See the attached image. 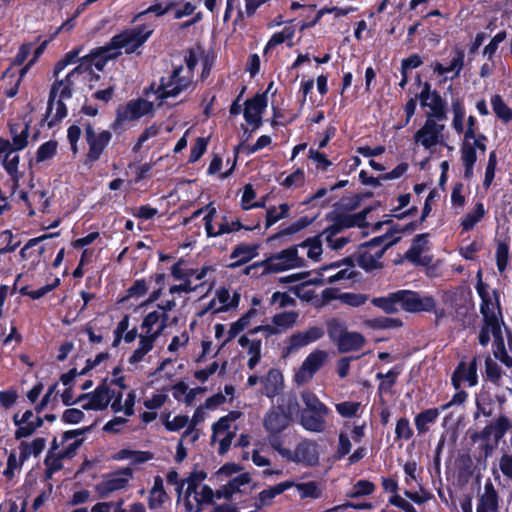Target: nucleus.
Returning <instances> with one entry per match:
<instances>
[{
  "label": "nucleus",
  "mask_w": 512,
  "mask_h": 512,
  "mask_svg": "<svg viewBox=\"0 0 512 512\" xmlns=\"http://www.w3.org/2000/svg\"><path fill=\"white\" fill-rule=\"evenodd\" d=\"M87 66L77 65L64 78L57 79L50 90L46 118L49 126L62 120L67 116L65 101L71 99L74 93L83 89L89 81Z\"/></svg>",
  "instance_id": "1"
},
{
  "label": "nucleus",
  "mask_w": 512,
  "mask_h": 512,
  "mask_svg": "<svg viewBox=\"0 0 512 512\" xmlns=\"http://www.w3.org/2000/svg\"><path fill=\"white\" fill-rule=\"evenodd\" d=\"M400 239L399 231H390L363 244L357 252L358 265L366 271L382 268L380 259L385 251Z\"/></svg>",
  "instance_id": "2"
},
{
  "label": "nucleus",
  "mask_w": 512,
  "mask_h": 512,
  "mask_svg": "<svg viewBox=\"0 0 512 512\" xmlns=\"http://www.w3.org/2000/svg\"><path fill=\"white\" fill-rule=\"evenodd\" d=\"M196 62L195 55L191 53L186 58V66L175 68L167 79H162V83L157 90V98L163 100L168 97H176L192 88L194 86L193 69Z\"/></svg>",
  "instance_id": "3"
},
{
  "label": "nucleus",
  "mask_w": 512,
  "mask_h": 512,
  "mask_svg": "<svg viewBox=\"0 0 512 512\" xmlns=\"http://www.w3.org/2000/svg\"><path fill=\"white\" fill-rule=\"evenodd\" d=\"M365 221V214L363 212L356 214H339L332 218V223L329 224L321 233L320 236L326 242L327 246L334 251L342 249L347 243L350 242L348 237H337L344 229L352 228L355 226H362Z\"/></svg>",
  "instance_id": "4"
},
{
  "label": "nucleus",
  "mask_w": 512,
  "mask_h": 512,
  "mask_svg": "<svg viewBox=\"0 0 512 512\" xmlns=\"http://www.w3.org/2000/svg\"><path fill=\"white\" fill-rule=\"evenodd\" d=\"M298 411V401L295 395H288L282 404L271 407L263 418V426L267 433L277 435L283 432L291 423L293 414Z\"/></svg>",
  "instance_id": "5"
},
{
  "label": "nucleus",
  "mask_w": 512,
  "mask_h": 512,
  "mask_svg": "<svg viewBox=\"0 0 512 512\" xmlns=\"http://www.w3.org/2000/svg\"><path fill=\"white\" fill-rule=\"evenodd\" d=\"M242 413L239 411H231L226 416L221 417L212 426V443H218V453L224 455L230 449L233 439L239 430L237 420Z\"/></svg>",
  "instance_id": "6"
},
{
  "label": "nucleus",
  "mask_w": 512,
  "mask_h": 512,
  "mask_svg": "<svg viewBox=\"0 0 512 512\" xmlns=\"http://www.w3.org/2000/svg\"><path fill=\"white\" fill-rule=\"evenodd\" d=\"M476 291L482 300L480 312L483 322H488L489 326L497 329V324L503 323L499 295L495 290H489L488 285L482 281L480 272L478 273Z\"/></svg>",
  "instance_id": "7"
},
{
  "label": "nucleus",
  "mask_w": 512,
  "mask_h": 512,
  "mask_svg": "<svg viewBox=\"0 0 512 512\" xmlns=\"http://www.w3.org/2000/svg\"><path fill=\"white\" fill-rule=\"evenodd\" d=\"M305 266L306 260L299 255V246L296 245L270 256L264 262L265 271L269 273H279Z\"/></svg>",
  "instance_id": "8"
},
{
  "label": "nucleus",
  "mask_w": 512,
  "mask_h": 512,
  "mask_svg": "<svg viewBox=\"0 0 512 512\" xmlns=\"http://www.w3.org/2000/svg\"><path fill=\"white\" fill-rule=\"evenodd\" d=\"M115 396L116 390L105 380L92 393L80 395L77 402L85 410L101 411L111 406Z\"/></svg>",
  "instance_id": "9"
},
{
  "label": "nucleus",
  "mask_w": 512,
  "mask_h": 512,
  "mask_svg": "<svg viewBox=\"0 0 512 512\" xmlns=\"http://www.w3.org/2000/svg\"><path fill=\"white\" fill-rule=\"evenodd\" d=\"M133 478V470L124 467L102 477L95 485V491L100 498H107L112 493L125 489Z\"/></svg>",
  "instance_id": "10"
},
{
  "label": "nucleus",
  "mask_w": 512,
  "mask_h": 512,
  "mask_svg": "<svg viewBox=\"0 0 512 512\" xmlns=\"http://www.w3.org/2000/svg\"><path fill=\"white\" fill-rule=\"evenodd\" d=\"M151 33L152 31L145 27H135L114 36L109 45L115 52L124 50L125 53L130 54L139 48Z\"/></svg>",
  "instance_id": "11"
},
{
  "label": "nucleus",
  "mask_w": 512,
  "mask_h": 512,
  "mask_svg": "<svg viewBox=\"0 0 512 512\" xmlns=\"http://www.w3.org/2000/svg\"><path fill=\"white\" fill-rule=\"evenodd\" d=\"M328 353L325 350L315 349L304 359L301 366L295 372L293 380L298 386L310 382L317 371L327 362Z\"/></svg>",
  "instance_id": "12"
},
{
  "label": "nucleus",
  "mask_w": 512,
  "mask_h": 512,
  "mask_svg": "<svg viewBox=\"0 0 512 512\" xmlns=\"http://www.w3.org/2000/svg\"><path fill=\"white\" fill-rule=\"evenodd\" d=\"M153 111V103L146 99L138 98L120 105L116 111V124L123 125L150 114Z\"/></svg>",
  "instance_id": "13"
},
{
  "label": "nucleus",
  "mask_w": 512,
  "mask_h": 512,
  "mask_svg": "<svg viewBox=\"0 0 512 512\" xmlns=\"http://www.w3.org/2000/svg\"><path fill=\"white\" fill-rule=\"evenodd\" d=\"M399 303L400 310L406 312H430L436 306L435 299L432 296L421 297L418 293L410 290H400Z\"/></svg>",
  "instance_id": "14"
},
{
  "label": "nucleus",
  "mask_w": 512,
  "mask_h": 512,
  "mask_svg": "<svg viewBox=\"0 0 512 512\" xmlns=\"http://www.w3.org/2000/svg\"><path fill=\"white\" fill-rule=\"evenodd\" d=\"M112 134L107 130H96L91 124L85 127V138L89 146L87 158L89 161H96L100 158L104 149L111 140Z\"/></svg>",
  "instance_id": "15"
},
{
  "label": "nucleus",
  "mask_w": 512,
  "mask_h": 512,
  "mask_svg": "<svg viewBox=\"0 0 512 512\" xmlns=\"http://www.w3.org/2000/svg\"><path fill=\"white\" fill-rule=\"evenodd\" d=\"M121 54L120 51L113 50L108 44L105 47H101L96 52L91 53L88 56L82 57L78 65H85L87 72H89V81L97 79L99 76L95 75L94 68L97 71H101L106 65L108 60L115 59Z\"/></svg>",
  "instance_id": "16"
},
{
  "label": "nucleus",
  "mask_w": 512,
  "mask_h": 512,
  "mask_svg": "<svg viewBox=\"0 0 512 512\" xmlns=\"http://www.w3.org/2000/svg\"><path fill=\"white\" fill-rule=\"evenodd\" d=\"M436 120L432 116H427L424 125L414 136L415 142L426 149L436 146L440 142L444 125L438 124Z\"/></svg>",
  "instance_id": "17"
},
{
  "label": "nucleus",
  "mask_w": 512,
  "mask_h": 512,
  "mask_svg": "<svg viewBox=\"0 0 512 512\" xmlns=\"http://www.w3.org/2000/svg\"><path fill=\"white\" fill-rule=\"evenodd\" d=\"M0 157L2 158V165L4 169L13 181V188L15 189L18 186V182L21 177V174L18 171L20 157L18 151H15L9 140L0 139Z\"/></svg>",
  "instance_id": "18"
},
{
  "label": "nucleus",
  "mask_w": 512,
  "mask_h": 512,
  "mask_svg": "<svg viewBox=\"0 0 512 512\" xmlns=\"http://www.w3.org/2000/svg\"><path fill=\"white\" fill-rule=\"evenodd\" d=\"M289 461L305 466L317 465L319 461L318 444L309 439L301 440L295 449L291 450Z\"/></svg>",
  "instance_id": "19"
},
{
  "label": "nucleus",
  "mask_w": 512,
  "mask_h": 512,
  "mask_svg": "<svg viewBox=\"0 0 512 512\" xmlns=\"http://www.w3.org/2000/svg\"><path fill=\"white\" fill-rule=\"evenodd\" d=\"M419 99L422 106L428 107L431 110V113L427 116H432V118L437 120L446 118L445 103L437 91L431 90L429 83H424Z\"/></svg>",
  "instance_id": "20"
},
{
  "label": "nucleus",
  "mask_w": 512,
  "mask_h": 512,
  "mask_svg": "<svg viewBox=\"0 0 512 512\" xmlns=\"http://www.w3.org/2000/svg\"><path fill=\"white\" fill-rule=\"evenodd\" d=\"M354 274L355 272L353 270V265L349 259H345L343 263L334 262L319 269V276L321 277V281L327 280L329 283L351 279Z\"/></svg>",
  "instance_id": "21"
},
{
  "label": "nucleus",
  "mask_w": 512,
  "mask_h": 512,
  "mask_svg": "<svg viewBox=\"0 0 512 512\" xmlns=\"http://www.w3.org/2000/svg\"><path fill=\"white\" fill-rule=\"evenodd\" d=\"M239 301L240 293L238 291L219 288L215 293V297L209 302L206 311H212L213 313L229 311L236 308L239 305Z\"/></svg>",
  "instance_id": "22"
},
{
  "label": "nucleus",
  "mask_w": 512,
  "mask_h": 512,
  "mask_svg": "<svg viewBox=\"0 0 512 512\" xmlns=\"http://www.w3.org/2000/svg\"><path fill=\"white\" fill-rule=\"evenodd\" d=\"M429 236L428 233L417 235L410 249L405 253V259L416 265L430 264L432 257L424 254L429 249Z\"/></svg>",
  "instance_id": "23"
},
{
  "label": "nucleus",
  "mask_w": 512,
  "mask_h": 512,
  "mask_svg": "<svg viewBox=\"0 0 512 512\" xmlns=\"http://www.w3.org/2000/svg\"><path fill=\"white\" fill-rule=\"evenodd\" d=\"M325 334L322 327L313 326L307 330L293 333L287 340L288 352L296 351L321 339Z\"/></svg>",
  "instance_id": "24"
},
{
  "label": "nucleus",
  "mask_w": 512,
  "mask_h": 512,
  "mask_svg": "<svg viewBox=\"0 0 512 512\" xmlns=\"http://www.w3.org/2000/svg\"><path fill=\"white\" fill-rule=\"evenodd\" d=\"M214 498L213 490L203 486L199 491L185 492V509L187 512H201L204 505L212 503Z\"/></svg>",
  "instance_id": "25"
},
{
  "label": "nucleus",
  "mask_w": 512,
  "mask_h": 512,
  "mask_svg": "<svg viewBox=\"0 0 512 512\" xmlns=\"http://www.w3.org/2000/svg\"><path fill=\"white\" fill-rule=\"evenodd\" d=\"M477 358L475 357L469 364L459 363L452 376V384L455 389H459L463 381L468 382L469 386L477 384Z\"/></svg>",
  "instance_id": "26"
},
{
  "label": "nucleus",
  "mask_w": 512,
  "mask_h": 512,
  "mask_svg": "<svg viewBox=\"0 0 512 512\" xmlns=\"http://www.w3.org/2000/svg\"><path fill=\"white\" fill-rule=\"evenodd\" d=\"M267 106L265 95H256L245 103L244 117L245 120L256 127L259 126L262 119V113Z\"/></svg>",
  "instance_id": "27"
},
{
  "label": "nucleus",
  "mask_w": 512,
  "mask_h": 512,
  "mask_svg": "<svg viewBox=\"0 0 512 512\" xmlns=\"http://www.w3.org/2000/svg\"><path fill=\"white\" fill-rule=\"evenodd\" d=\"M263 386L262 393L268 398H274L281 393L284 388V379L280 370L272 368L267 374L261 377Z\"/></svg>",
  "instance_id": "28"
},
{
  "label": "nucleus",
  "mask_w": 512,
  "mask_h": 512,
  "mask_svg": "<svg viewBox=\"0 0 512 512\" xmlns=\"http://www.w3.org/2000/svg\"><path fill=\"white\" fill-rule=\"evenodd\" d=\"M464 60L465 51L457 47L453 50V57L450 63L445 66L439 62H435L432 64L433 71L439 76L447 73H453V77H458L464 67Z\"/></svg>",
  "instance_id": "29"
},
{
  "label": "nucleus",
  "mask_w": 512,
  "mask_h": 512,
  "mask_svg": "<svg viewBox=\"0 0 512 512\" xmlns=\"http://www.w3.org/2000/svg\"><path fill=\"white\" fill-rule=\"evenodd\" d=\"M329 412H302L300 424L310 432L323 433L327 429V420Z\"/></svg>",
  "instance_id": "30"
},
{
  "label": "nucleus",
  "mask_w": 512,
  "mask_h": 512,
  "mask_svg": "<svg viewBox=\"0 0 512 512\" xmlns=\"http://www.w3.org/2000/svg\"><path fill=\"white\" fill-rule=\"evenodd\" d=\"M499 497L498 492L491 482H487L484 486V492L478 500L477 512H498Z\"/></svg>",
  "instance_id": "31"
},
{
  "label": "nucleus",
  "mask_w": 512,
  "mask_h": 512,
  "mask_svg": "<svg viewBox=\"0 0 512 512\" xmlns=\"http://www.w3.org/2000/svg\"><path fill=\"white\" fill-rule=\"evenodd\" d=\"M294 486L293 481H285L262 490L257 497L256 507L262 508L272 504L273 499Z\"/></svg>",
  "instance_id": "32"
},
{
  "label": "nucleus",
  "mask_w": 512,
  "mask_h": 512,
  "mask_svg": "<svg viewBox=\"0 0 512 512\" xmlns=\"http://www.w3.org/2000/svg\"><path fill=\"white\" fill-rule=\"evenodd\" d=\"M366 343L365 337L359 332H347L337 342V348L341 353L360 350Z\"/></svg>",
  "instance_id": "33"
},
{
  "label": "nucleus",
  "mask_w": 512,
  "mask_h": 512,
  "mask_svg": "<svg viewBox=\"0 0 512 512\" xmlns=\"http://www.w3.org/2000/svg\"><path fill=\"white\" fill-rule=\"evenodd\" d=\"M13 423L17 427L14 437L16 440H21L33 435L35 431L43 425V418L37 416L34 418V421H18V413H15Z\"/></svg>",
  "instance_id": "34"
},
{
  "label": "nucleus",
  "mask_w": 512,
  "mask_h": 512,
  "mask_svg": "<svg viewBox=\"0 0 512 512\" xmlns=\"http://www.w3.org/2000/svg\"><path fill=\"white\" fill-rule=\"evenodd\" d=\"M258 245L256 244H239L237 245L233 252L231 253L230 258L235 259V262L232 263L231 267H236L245 264L250 261L254 257L257 256Z\"/></svg>",
  "instance_id": "35"
},
{
  "label": "nucleus",
  "mask_w": 512,
  "mask_h": 512,
  "mask_svg": "<svg viewBox=\"0 0 512 512\" xmlns=\"http://www.w3.org/2000/svg\"><path fill=\"white\" fill-rule=\"evenodd\" d=\"M82 433V430H71L64 432L61 438L58 440V449L63 448L66 451V455L74 457L76 451L82 444V439L78 438Z\"/></svg>",
  "instance_id": "36"
},
{
  "label": "nucleus",
  "mask_w": 512,
  "mask_h": 512,
  "mask_svg": "<svg viewBox=\"0 0 512 512\" xmlns=\"http://www.w3.org/2000/svg\"><path fill=\"white\" fill-rule=\"evenodd\" d=\"M46 446V439L42 437L34 438L32 441H22L19 444V454L22 461H27L29 457H38Z\"/></svg>",
  "instance_id": "37"
},
{
  "label": "nucleus",
  "mask_w": 512,
  "mask_h": 512,
  "mask_svg": "<svg viewBox=\"0 0 512 512\" xmlns=\"http://www.w3.org/2000/svg\"><path fill=\"white\" fill-rule=\"evenodd\" d=\"M136 393L130 391L124 402H122V392L116 391L115 399L111 402V409L115 413L124 412L125 416H131L134 413Z\"/></svg>",
  "instance_id": "38"
},
{
  "label": "nucleus",
  "mask_w": 512,
  "mask_h": 512,
  "mask_svg": "<svg viewBox=\"0 0 512 512\" xmlns=\"http://www.w3.org/2000/svg\"><path fill=\"white\" fill-rule=\"evenodd\" d=\"M155 341L156 339L150 336L140 334L138 347L133 351L128 362L132 365H136L143 361L145 355L153 349Z\"/></svg>",
  "instance_id": "39"
},
{
  "label": "nucleus",
  "mask_w": 512,
  "mask_h": 512,
  "mask_svg": "<svg viewBox=\"0 0 512 512\" xmlns=\"http://www.w3.org/2000/svg\"><path fill=\"white\" fill-rule=\"evenodd\" d=\"M492 474L495 480H500L502 475L505 480L512 483V454L503 453L497 459V467L492 469Z\"/></svg>",
  "instance_id": "40"
},
{
  "label": "nucleus",
  "mask_w": 512,
  "mask_h": 512,
  "mask_svg": "<svg viewBox=\"0 0 512 512\" xmlns=\"http://www.w3.org/2000/svg\"><path fill=\"white\" fill-rule=\"evenodd\" d=\"M321 239L322 238L319 234L317 236L307 238L305 241L301 242L300 244H297L296 246H299V250L307 249V257L314 262H318L321 260V256L323 253Z\"/></svg>",
  "instance_id": "41"
},
{
  "label": "nucleus",
  "mask_w": 512,
  "mask_h": 512,
  "mask_svg": "<svg viewBox=\"0 0 512 512\" xmlns=\"http://www.w3.org/2000/svg\"><path fill=\"white\" fill-rule=\"evenodd\" d=\"M55 450H58V439L52 441L51 448L49 449L44 464L46 466L45 477L51 479L53 474L63 468V461H61L55 454Z\"/></svg>",
  "instance_id": "42"
},
{
  "label": "nucleus",
  "mask_w": 512,
  "mask_h": 512,
  "mask_svg": "<svg viewBox=\"0 0 512 512\" xmlns=\"http://www.w3.org/2000/svg\"><path fill=\"white\" fill-rule=\"evenodd\" d=\"M372 304L382 309L387 314H394L400 311L399 292L390 293L385 297L372 299Z\"/></svg>",
  "instance_id": "43"
},
{
  "label": "nucleus",
  "mask_w": 512,
  "mask_h": 512,
  "mask_svg": "<svg viewBox=\"0 0 512 512\" xmlns=\"http://www.w3.org/2000/svg\"><path fill=\"white\" fill-rule=\"evenodd\" d=\"M461 159L464 165V177L471 179L473 177V168L477 160L476 150L470 142H464L461 148Z\"/></svg>",
  "instance_id": "44"
},
{
  "label": "nucleus",
  "mask_w": 512,
  "mask_h": 512,
  "mask_svg": "<svg viewBox=\"0 0 512 512\" xmlns=\"http://www.w3.org/2000/svg\"><path fill=\"white\" fill-rule=\"evenodd\" d=\"M168 499V495L164 490L163 480L157 476L154 479V485L149 494V507L151 509L160 508Z\"/></svg>",
  "instance_id": "45"
},
{
  "label": "nucleus",
  "mask_w": 512,
  "mask_h": 512,
  "mask_svg": "<svg viewBox=\"0 0 512 512\" xmlns=\"http://www.w3.org/2000/svg\"><path fill=\"white\" fill-rule=\"evenodd\" d=\"M208 208H209V212L204 217V221H205V230L209 237H215V236H219V235H222L225 233H230V232L239 230V226H237L236 224L234 225V227L228 228L227 221L224 223H221L219 225V228L216 230L212 224L214 214L216 213V209L214 207H210V206H208Z\"/></svg>",
  "instance_id": "46"
},
{
  "label": "nucleus",
  "mask_w": 512,
  "mask_h": 512,
  "mask_svg": "<svg viewBox=\"0 0 512 512\" xmlns=\"http://www.w3.org/2000/svg\"><path fill=\"white\" fill-rule=\"evenodd\" d=\"M299 314L296 311H286L275 314L272 323L275 324L279 334L293 328L298 320Z\"/></svg>",
  "instance_id": "47"
},
{
  "label": "nucleus",
  "mask_w": 512,
  "mask_h": 512,
  "mask_svg": "<svg viewBox=\"0 0 512 512\" xmlns=\"http://www.w3.org/2000/svg\"><path fill=\"white\" fill-rule=\"evenodd\" d=\"M301 399L305 405V409L302 412H330L329 408L310 390L302 391Z\"/></svg>",
  "instance_id": "48"
},
{
  "label": "nucleus",
  "mask_w": 512,
  "mask_h": 512,
  "mask_svg": "<svg viewBox=\"0 0 512 512\" xmlns=\"http://www.w3.org/2000/svg\"><path fill=\"white\" fill-rule=\"evenodd\" d=\"M251 480V477L248 473H242L234 477L232 480L228 482L227 485L223 486L222 489L217 491V497H229L236 491L240 489V487L248 484Z\"/></svg>",
  "instance_id": "49"
},
{
  "label": "nucleus",
  "mask_w": 512,
  "mask_h": 512,
  "mask_svg": "<svg viewBox=\"0 0 512 512\" xmlns=\"http://www.w3.org/2000/svg\"><path fill=\"white\" fill-rule=\"evenodd\" d=\"M161 317L158 311L148 313L141 324V334L157 339L162 333H158V325H160Z\"/></svg>",
  "instance_id": "50"
},
{
  "label": "nucleus",
  "mask_w": 512,
  "mask_h": 512,
  "mask_svg": "<svg viewBox=\"0 0 512 512\" xmlns=\"http://www.w3.org/2000/svg\"><path fill=\"white\" fill-rule=\"evenodd\" d=\"M153 457V454L149 451L123 449L117 453V459H127L132 465L143 464L153 459Z\"/></svg>",
  "instance_id": "51"
},
{
  "label": "nucleus",
  "mask_w": 512,
  "mask_h": 512,
  "mask_svg": "<svg viewBox=\"0 0 512 512\" xmlns=\"http://www.w3.org/2000/svg\"><path fill=\"white\" fill-rule=\"evenodd\" d=\"M295 35V28L293 26H285L282 31L272 35L270 40L265 46L264 54H268L274 47L286 42L291 41Z\"/></svg>",
  "instance_id": "52"
},
{
  "label": "nucleus",
  "mask_w": 512,
  "mask_h": 512,
  "mask_svg": "<svg viewBox=\"0 0 512 512\" xmlns=\"http://www.w3.org/2000/svg\"><path fill=\"white\" fill-rule=\"evenodd\" d=\"M439 416L438 409H427L415 418V426L419 434H424L429 430L428 425L433 423Z\"/></svg>",
  "instance_id": "53"
},
{
  "label": "nucleus",
  "mask_w": 512,
  "mask_h": 512,
  "mask_svg": "<svg viewBox=\"0 0 512 512\" xmlns=\"http://www.w3.org/2000/svg\"><path fill=\"white\" fill-rule=\"evenodd\" d=\"M257 314V310L255 308H251L247 313H245L240 319L230 325L228 331V339L235 338L240 332L246 329L252 320Z\"/></svg>",
  "instance_id": "54"
},
{
  "label": "nucleus",
  "mask_w": 512,
  "mask_h": 512,
  "mask_svg": "<svg viewBox=\"0 0 512 512\" xmlns=\"http://www.w3.org/2000/svg\"><path fill=\"white\" fill-rule=\"evenodd\" d=\"M300 494L302 499L312 498L317 499L321 496V489L315 481H309L305 483H295L294 486Z\"/></svg>",
  "instance_id": "55"
},
{
  "label": "nucleus",
  "mask_w": 512,
  "mask_h": 512,
  "mask_svg": "<svg viewBox=\"0 0 512 512\" xmlns=\"http://www.w3.org/2000/svg\"><path fill=\"white\" fill-rule=\"evenodd\" d=\"M492 425L494 428V440L496 442L501 440L509 430H512V421L504 414L499 415L492 422Z\"/></svg>",
  "instance_id": "56"
},
{
  "label": "nucleus",
  "mask_w": 512,
  "mask_h": 512,
  "mask_svg": "<svg viewBox=\"0 0 512 512\" xmlns=\"http://www.w3.org/2000/svg\"><path fill=\"white\" fill-rule=\"evenodd\" d=\"M326 325L330 339L336 344L348 332L345 324L337 318L328 320Z\"/></svg>",
  "instance_id": "57"
},
{
  "label": "nucleus",
  "mask_w": 512,
  "mask_h": 512,
  "mask_svg": "<svg viewBox=\"0 0 512 512\" xmlns=\"http://www.w3.org/2000/svg\"><path fill=\"white\" fill-rule=\"evenodd\" d=\"M11 133L13 135L11 144L15 151L24 149L28 144V124H25V127L20 131V133L17 131V125L11 126Z\"/></svg>",
  "instance_id": "58"
},
{
  "label": "nucleus",
  "mask_w": 512,
  "mask_h": 512,
  "mask_svg": "<svg viewBox=\"0 0 512 512\" xmlns=\"http://www.w3.org/2000/svg\"><path fill=\"white\" fill-rule=\"evenodd\" d=\"M490 335L493 336L494 341H497L502 337L501 324H497V329L488 325V322H483L479 333V343L482 346H486L490 342Z\"/></svg>",
  "instance_id": "59"
},
{
  "label": "nucleus",
  "mask_w": 512,
  "mask_h": 512,
  "mask_svg": "<svg viewBox=\"0 0 512 512\" xmlns=\"http://www.w3.org/2000/svg\"><path fill=\"white\" fill-rule=\"evenodd\" d=\"M289 206L286 203L281 204L279 207H272L266 213V228H269L277 221L287 217Z\"/></svg>",
  "instance_id": "60"
},
{
  "label": "nucleus",
  "mask_w": 512,
  "mask_h": 512,
  "mask_svg": "<svg viewBox=\"0 0 512 512\" xmlns=\"http://www.w3.org/2000/svg\"><path fill=\"white\" fill-rule=\"evenodd\" d=\"M343 304L351 307H359L364 305L368 301V296L362 293H341L337 297Z\"/></svg>",
  "instance_id": "61"
},
{
  "label": "nucleus",
  "mask_w": 512,
  "mask_h": 512,
  "mask_svg": "<svg viewBox=\"0 0 512 512\" xmlns=\"http://www.w3.org/2000/svg\"><path fill=\"white\" fill-rule=\"evenodd\" d=\"M491 102L493 110L499 118L503 119L505 122L512 119L511 109L503 102L499 95H495Z\"/></svg>",
  "instance_id": "62"
},
{
  "label": "nucleus",
  "mask_w": 512,
  "mask_h": 512,
  "mask_svg": "<svg viewBox=\"0 0 512 512\" xmlns=\"http://www.w3.org/2000/svg\"><path fill=\"white\" fill-rule=\"evenodd\" d=\"M493 354L496 359L501 361L504 365L512 367V357H510L506 351L503 337L494 341L493 343Z\"/></svg>",
  "instance_id": "63"
},
{
  "label": "nucleus",
  "mask_w": 512,
  "mask_h": 512,
  "mask_svg": "<svg viewBox=\"0 0 512 512\" xmlns=\"http://www.w3.org/2000/svg\"><path fill=\"white\" fill-rule=\"evenodd\" d=\"M496 264L500 273H503L509 262V247L506 243L500 242L496 249Z\"/></svg>",
  "instance_id": "64"
}]
</instances>
